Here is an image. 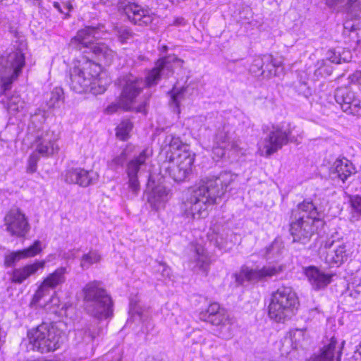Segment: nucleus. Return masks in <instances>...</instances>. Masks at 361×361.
Wrapping results in <instances>:
<instances>
[{
  "label": "nucleus",
  "mask_w": 361,
  "mask_h": 361,
  "mask_svg": "<svg viewBox=\"0 0 361 361\" xmlns=\"http://www.w3.org/2000/svg\"><path fill=\"white\" fill-rule=\"evenodd\" d=\"M147 149L142 150L140 154L130 160L126 166V173L128 177V188L132 192L130 198L135 197L140 191V183L137 173L145 165L148 157Z\"/></svg>",
  "instance_id": "aec40b11"
},
{
  "label": "nucleus",
  "mask_w": 361,
  "mask_h": 361,
  "mask_svg": "<svg viewBox=\"0 0 361 361\" xmlns=\"http://www.w3.org/2000/svg\"><path fill=\"white\" fill-rule=\"evenodd\" d=\"M118 84L122 87L119 102L109 105L106 111L109 114H113L120 106L126 110H135L136 112L145 113V102L137 107L133 106L136 97L142 91V80L132 74H127L118 79Z\"/></svg>",
  "instance_id": "6e6552de"
},
{
  "label": "nucleus",
  "mask_w": 361,
  "mask_h": 361,
  "mask_svg": "<svg viewBox=\"0 0 361 361\" xmlns=\"http://www.w3.org/2000/svg\"><path fill=\"white\" fill-rule=\"evenodd\" d=\"M281 271V266H267L259 269L243 266L239 274L236 275V280L240 283L244 281L255 282L276 276Z\"/></svg>",
  "instance_id": "f3484780"
},
{
  "label": "nucleus",
  "mask_w": 361,
  "mask_h": 361,
  "mask_svg": "<svg viewBox=\"0 0 361 361\" xmlns=\"http://www.w3.org/2000/svg\"><path fill=\"white\" fill-rule=\"evenodd\" d=\"M334 97L343 112L353 116H361V101L357 93L349 87H338Z\"/></svg>",
  "instance_id": "2eb2a0df"
},
{
  "label": "nucleus",
  "mask_w": 361,
  "mask_h": 361,
  "mask_svg": "<svg viewBox=\"0 0 361 361\" xmlns=\"http://www.w3.org/2000/svg\"><path fill=\"white\" fill-rule=\"evenodd\" d=\"M119 10L126 15L128 20L138 25H148L154 20V16L150 10L143 8L141 6L127 1L119 6Z\"/></svg>",
  "instance_id": "6ab92c4d"
},
{
  "label": "nucleus",
  "mask_w": 361,
  "mask_h": 361,
  "mask_svg": "<svg viewBox=\"0 0 361 361\" xmlns=\"http://www.w3.org/2000/svg\"><path fill=\"white\" fill-rule=\"evenodd\" d=\"M295 90L299 94L305 97H308L311 94V91L307 83L299 82L295 85Z\"/></svg>",
  "instance_id": "c03bdc74"
},
{
  "label": "nucleus",
  "mask_w": 361,
  "mask_h": 361,
  "mask_svg": "<svg viewBox=\"0 0 361 361\" xmlns=\"http://www.w3.org/2000/svg\"><path fill=\"white\" fill-rule=\"evenodd\" d=\"M25 66V56L21 49L9 53L6 59L0 61V80L4 93L11 87V85L22 71Z\"/></svg>",
  "instance_id": "9d476101"
},
{
  "label": "nucleus",
  "mask_w": 361,
  "mask_h": 361,
  "mask_svg": "<svg viewBox=\"0 0 361 361\" xmlns=\"http://www.w3.org/2000/svg\"><path fill=\"white\" fill-rule=\"evenodd\" d=\"M204 320L214 326H219V336L221 338L224 339L231 338V325L228 317L223 312L214 315L207 316Z\"/></svg>",
  "instance_id": "cd10ccee"
},
{
  "label": "nucleus",
  "mask_w": 361,
  "mask_h": 361,
  "mask_svg": "<svg viewBox=\"0 0 361 361\" xmlns=\"http://www.w3.org/2000/svg\"><path fill=\"white\" fill-rule=\"evenodd\" d=\"M293 129L290 124L286 127L283 126H273L264 138V147L266 154L270 156L281 149L289 142L298 145L300 142L297 138L292 137Z\"/></svg>",
  "instance_id": "9b49d317"
},
{
  "label": "nucleus",
  "mask_w": 361,
  "mask_h": 361,
  "mask_svg": "<svg viewBox=\"0 0 361 361\" xmlns=\"http://www.w3.org/2000/svg\"><path fill=\"white\" fill-rule=\"evenodd\" d=\"M62 324L42 323L30 330L27 337L33 350L47 353L58 349L66 337V333L61 330Z\"/></svg>",
  "instance_id": "423d86ee"
},
{
  "label": "nucleus",
  "mask_w": 361,
  "mask_h": 361,
  "mask_svg": "<svg viewBox=\"0 0 361 361\" xmlns=\"http://www.w3.org/2000/svg\"><path fill=\"white\" fill-rule=\"evenodd\" d=\"M221 312L219 305L218 303H212L208 307L207 314L204 316L207 317V316L214 315Z\"/></svg>",
  "instance_id": "8fccbe9b"
},
{
  "label": "nucleus",
  "mask_w": 361,
  "mask_h": 361,
  "mask_svg": "<svg viewBox=\"0 0 361 361\" xmlns=\"http://www.w3.org/2000/svg\"><path fill=\"white\" fill-rule=\"evenodd\" d=\"M65 6L68 9V11H71L73 8L71 4H65Z\"/></svg>",
  "instance_id": "052dcab7"
},
{
  "label": "nucleus",
  "mask_w": 361,
  "mask_h": 361,
  "mask_svg": "<svg viewBox=\"0 0 361 361\" xmlns=\"http://www.w3.org/2000/svg\"><path fill=\"white\" fill-rule=\"evenodd\" d=\"M85 310L89 314L99 319L113 314V301L99 281L87 283L82 288Z\"/></svg>",
  "instance_id": "39448f33"
},
{
  "label": "nucleus",
  "mask_w": 361,
  "mask_h": 361,
  "mask_svg": "<svg viewBox=\"0 0 361 361\" xmlns=\"http://www.w3.org/2000/svg\"><path fill=\"white\" fill-rule=\"evenodd\" d=\"M60 306V300L59 297L56 296V293H54L49 300V302H47L44 307L45 310L50 313L52 314H58Z\"/></svg>",
  "instance_id": "37998d69"
},
{
  "label": "nucleus",
  "mask_w": 361,
  "mask_h": 361,
  "mask_svg": "<svg viewBox=\"0 0 361 361\" xmlns=\"http://www.w3.org/2000/svg\"><path fill=\"white\" fill-rule=\"evenodd\" d=\"M291 219L290 232L293 241L302 244L307 243L317 228L324 224L317 208L309 201L298 204L292 211Z\"/></svg>",
  "instance_id": "f03ea898"
},
{
  "label": "nucleus",
  "mask_w": 361,
  "mask_h": 361,
  "mask_svg": "<svg viewBox=\"0 0 361 361\" xmlns=\"http://www.w3.org/2000/svg\"><path fill=\"white\" fill-rule=\"evenodd\" d=\"M227 147H230L231 150L240 154H245V149L240 147V140L239 139L232 140Z\"/></svg>",
  "instance_id": "49530a36"
},
{
  "label": "nucleus",
  "mask_w": 361,
  "mask_h": 361,
  "mask_svg": "<svg viewBox=\"0 0 361 361\" xmlns=\"http://www.w3.org/2000/svg\"><path fill=\"white\" fill-rule=\"evenodd\" d=\"M133 128V123L129 120L123 121L116 128V137L121 140H126Z\"/></svg>",
  "instance_id": "e433bc0d"
},
{
  "label": "nucleus",
  "mask_w": 361,
  "mask_h": 361,
  "mask_svg": "<svg viewBox=\"0 0 361 361\" xmlns=\"http://www.w3.org/2000/svg\"><path fill=\"white\" fill-rule=\"evenodd\" d=\"M236 179L237 175L228 171L201 179L183 197L180 206L181 214L190 219L204 218L208 208L225 195Z\"/></svg>",
  "instance_id": "f257e3e1"
},
{
  "label": "nucleus",
  "mask_w": 361,
  "mask_h": 361,
  "mask_svg": "<svg viewBox=\"0 0 361 361\" xmlns=\"http://www.w3.org/2000/svg\"><path fill=\"white\" fill-rule=\"evenodd\" d=\"M322 255L329 266H339L348 259L349 254L344 243L328 240L323 247Z\"/></svg>",
  "instance_id": "dca6fc26"
},
{
  "label": "nucleus",
  "mask_w": 361,
  "mask_h": 361,
  "mask_svg": "<svg viewBox=\"0 0 361 361\" xmlns=\"http://www.w3.org/2000/svg\"><path fill=\"white\" fill-rule=\"evenodd\" d=\"M281 62L274 58L271 54L256 56L250 66V72L255 77L269 79L277 75V70Z\"/></svg>",
  "instance_id": "ddd939ff"
},
{
  "label": "nucleus",
  "mask_w": 361,
  "mask_h": 361,
  "mask_svg": "<svg viewBox=\"0 0 361 361\" xmlns=\"http://www.w3.org/2000/svg\"><path fill=\"white\" fill-rule=\"evenodd\" d=\"M64 93L61 87H56L51 92V97L47 102L49 108H56L59 106V103L63 102Z\"/></svg>",
  "instance_id": "c9c22d12"
},
{
  "label": "nucleus",
  "mask_w": 361,
  "mask_h": 361,
  "mask_svg": "<svg viewBox=\"0 0 361 361\" xmlns=\"http://www.w3.org/2000/svg\"><path fill=\"white\" fill-rule=\"evenodd\" d=\"M59 139V133L54 130H47L38 135L35 140V151L42 157H49L59 150L57 141Z\"/></svg>",
  "instance_id": "a211bd4d"
},
{
  "label": "nucleus",
  "mask_w": 361,
  "mask_h": 361,
  "mask_svg": "<svg viewBox=\"0 0 361 361\" xmlns=\"http://www.w3.org/2000/svg\"><path fill=\"white\" fill-rule=\"evenodd\" d=\"M45 264L44 260L36 261L33 264H26L21 268L15 269L11 274V281L14 283H22L39 269L44 268Z\"/></svg>",
  "instance_id": "a878e982"
},
{
  "label": "nucleus",
  "mask_w": 361,
  "mask_h": 361,
  "mask_svg": "<svg viewBox=\"0 0 361 361\" xmlns=\"http://www.w3.org/2000/svg\"><path fill=\"white\" fill-rule=\"evenodd\" d=\"M225 147H226V146H224V147L218 146V147H214V149H213L214 154L216 155L219 158L224 157L225 154Z\"/></svg>",
  "instance_id": "864d4df0"
},
{
  "label": "nucleus",
  "mask_w": 361,
  "mask_h": 361,
  "mask_svg": "<svg viewBox=\"0 0 361 361\" xmlns=\"http://www.w3.org/2000/svg\"><path fill=\"white\" fill-rule=\"evenodd\" d=\"M67 274L66 268L59 267L54 272L49 274L44 279L41 285L36 290L33 301L37 302L44 296L49 294L50 289H54L57 286L62 285L66 281V274Z\"/></svg>",
  "instance_id": "412c9836"
},
{
  "label": "nucleus",
  "mask_w": 361,
  "mask_h": 361,
  "mask_svg": "<svg viewBox=\"0 0 361 361\" xmlns=\"http://www.w3.org/2000/svg\"><path fill=\"white\" fill-rule=\"evenodd\" d=\"M104 28V25H99L97 27L87 26L78 30L76 35L71 39L70 47L79 51L82 48L90 49L99 59L103 60L105 64H110L116 56V52L104 43L94 44L96 39L103 37L105 32Z\"/></svg>",
  "instance_id": "20e7f679"
},
{
  "label": "nucleus",
  "mask_w": 361,
  "mask_h": 361,
  "mask_svg": "<svg viewBox=\"0 0 361 361\" xmlns=\"http://www.w3.org/2000/svg\"><path fill=\"white\" fill-rule=\"evenodd\" d=\"M194 160V154L187 152L176 157L167 156V159L161 165V171L176 182H183L190 174Z\"/></svg>",
  "instance_id": "1a4fd4ad"
},
{
  "label": "nucleus",
  "mask_w": 361,
  "mask_h": 361,
  "mask_svg": "<svg viewBox=\"0 0 361 361\" xmlns=\"http://www.w3.org/2000/svg\"><path fill=\"white\" fill-rule=\"evenodd\" d=\"M353 164L345 158L337 159L331 167V173L343 182L355 173Z\"/></svg>",
  "instance_id": "c85d7f7f"
},
{
  "label": "nucleus",
  "mask_w": 361,
  "mask_h": 361,
  "mask_svg": "<svg viewBox=\"0 0 361 361\" xmlns=\"http://www.w3.org/2000/svg\"><path fill=\"white\" fill-rule=\"evenodd\" d=\"M204 342V340L199 339L198 341H195V343H202Z\"/></svg>",
  "instance_id": "680f3d73"
},
{
  "label": "nucleus",
  "mask_w": 361,
  "mask_h": 361,
  "mask_svg": "<svg viewBox=\"0 0 361 361\" xmlns=\"http://www.w3.org/2000/svg\"><path fill=\"white\" fill-rule=\"evenodd\" d=\"M352 207L358 213H361V196H356L350 200Z\"/></svg>",
  "instance_id": "3c124183"
},
{
  "label": "nucleus",
  "mask_w": 361,
  "mask_h": 361,
  "mask_svg": "<svg viewBox=\"0 0 361 361\" xmlns=\"http://www.w3.org/2000/svg\"><path fill=\"white\" fill-rule=\"evenodd\" d=\"M170 198V190L162 185L155 186L147 194V201L155 211L164 209Z\"/></svg>",
  "instance_id": "b1692460"
},
{
  "label": "nucleus",
  "mask_w": 361,
  "mask_h": 361,
  "mask_svg": "<svg viewBox=\"0 0 361 361\" xmlns=\"http://www.w3.org/2000/svg\"><path fill=\"white\" fill-rule=\"evenodd\" d=\"M159 269L158 271L161 273L163 277L170 278L171 275V269L164 262H159Z\"/></svg>",
  "instance_id": "de8ad7c7"
},
{
  "label": "nucleus",
  "mask_w": 361,
  "mask_h": 361,
  "mask_svg": "<svg viewBox=\"0 0 361 361\" xmlns=\"http://www.w3.org/2000/svg\"><path fill=\"white\" fill-rule=\"evenodd\" d=\"M160 51L162 52H166L168 51V47L166 45H162L160 47Z\"/></svg>",
  "instance_id": "bf43d9fd"
},
{
  "label": "nucleus",
  "mask_w": 361,
  "mask_h": 361,
  "mask_svg": "<svg viewBox=\"0 0 361 361\" xmlns=\"http://www.w3.org/2000/svg\"><path fill=\"white\" fill-rule=\"evenodd\" d=\"M39 159V157L35 154H32L28 159V164L27 167V171L29 173H34L37 169V162Z\"/></svg>",
  "instance_id": "a18cd8bd"
},
{
  "label": "nucleus",
  "mask_w": 361,
  "mask_h": 361,
  "mask_svg": "<svg viewBox=\"0 0 361 361\" xmlns=\"http://www.w3.org/2000/svg\"><path fill=\"white\" fill-rule=\"evenodd\" d=\"M6 231L13 236L25 237L30 229L25 214L18 208L11 209L4 217Z\"/></svg>",
  "instance_id": "4468645a"
},
{
  "label": "nucleus",
  "mask_w": 361,
  "mask_h": 361,
  "mask_svg": "<svg viewBox=\"0 0 361 361\" xmlns=\"http://www.w3.org/2000/svg\"><path fill=\"white\" fill-rule=\"evenodd\" d=\"M2 102L5 103L6 109L11 114L22 111L25 104L24 101L19 95H12L7 99L6 102L2 100Z\"/></svg>",
  "instance_id": "473e14b6"
},
{
  "label": "nucleus",
  "mask_w": 361,
  "mask_h": 361,
  "mask_svg": "<svg viewBox=\"0 0 361 361\" xmlns=\"http://www.w3.org/2000/svg\"><path fill=\"white\" fill-rule=\"evenodd\" d=\"M305 274L314 289L319 290L325 288L331 281L332 275L324 274L314 266L305 269Z\"/></svg>",
  "instance_id": "bb28decb"
},
{
  "label": "nucleus",
  "mask_w": 361,
  "mask_h": 361,
  "mask_svg": "<svg viewBox=\"0 0 361 361\" xmlns=\"http://www.w3.org/2000/svg\"><path fill=\"white\" fill-rule=\"evenodd\" d=\"M231 137L229 135V133L227 130H226L225 128L223 129H219L216 136H215V142L217 145H224V146H228L231 140Z\"/></svg>",
  "instance_id": "79ce46f5"
},
{
  "label": "nucleus",
  "mask_w": 361,
  "mask_h": 361,
  "mask_svg": "<svg viewBox=\"0 0 361 361\" xmlns=\"http://www.w3.org/2000/svg\"><path fill=\"white\" fill-rule=\"evenodd\" d=\"M343 343L338 344L337 340L332 337L329 343L324 346L319 355H314L307 361H340Z\"/></svg>",
  "instance_id": "393cba45"
},
{
  "label": "nucleus",
  "mask_w": 361,
  "mask_h": 361,
  "mask_svg": "<svg viewBox=\"0 0 361 361\" xmlns=\"http://www.w3.org/2000/svg\"><path fill=\"white\" fill-rule=\"evenodd\" d=\"M114 30L118 40L122 44L127 43L129 39L133 38L134 35L129 28L125 26H116Z\"/></svg>",
  "instance_id": "ea45409f"
},
{
  "label": "nucleus",
  "mask_w": 361,
  "mask_h": 361,
  "mask_svg": "<svg viewBox=\"0 0 361 361\" xmlns=\"http://www.w3.org/2000/svg\"><path fill=\"white\" fill-rule=\"evenodd\" d=\"M183 63V60L176 56H168L158 59L154 66L145 75V85L150 87L157 85L162 76L169 77L173 73V63Z\"/></svg>",
  "instance_id": "f8f14e48"
},
{
  "label": "nucleus",
  "mask_w": 361,
  "mask_h": 361,
  "mask_svg": "<svg viewBox=\"0 0 361 361\" xmlns=\"http://www.w3.org/2000/svg\"><path fill=\"white\" fill-rule=\"evenodd\" d=\"M166 142L169 145L171 155L176 157L178 154H183L184 152H190L188 146L182 142L179 137L173 135H169L166 138Z\"/></svg>",
  "instance_id": "7c9ffc66"
},
{
  "label": "nucleus",
  "mask_w": 361,
  "mask_h": 361,
  "mask_svg": "<svg viewBox=\"0 0 361 361\" xmlns=\"http://www.w3.org/2000/svg\"><path fill=\"white\" fill-rule=\"evenodd\" d=\"M184 23H185V20H184L183 18H177L174 20L173 25H183Z\"/></svg>",
  "instance_id": "6e6d98bb"
},
{
  "label": "nucleus",
  "mask_w": 361,
  "mask_h": 361,
  "mask_svg": "<svg viewBox=\"0 0 361 361\" xmlns=\"http://www.w3.org/2000/svg\"><path fill=\"white\" fill-rule=\"evenodd\" d=\"M188 91V87H182L179 90H176L175 89L173 90V93L171 95V101L172 104L175 105L176 108L177 109V113H180V104L182 100L185 98V94Z\"/></svg>",
  "instance_id": "a19ab883"
},
{
  "label": "nucleus",
  "mask_w": 361,
  "mask_h": 361,
  "mask_svg": "<svg viewBox=\"0 0 361 361\" xmlns=\"http://www.w3.org/2000/svg\"><path fill=\"white\" fill-rule=\"evenodd\" d=\"M129 312L134 321L145 322L147 317V310L137 303H130Z\"/></svg>",
  "instance_id": "72a5a7b5"
},
{
  "label": "nucleus",
  "mask_w": 361,
  "mask_h": 361,
  "mask_svg": "<svg viewBox=\"0 0 361 361\" xmlns=\"http://www.w3.org/2000/svg\"><path fill=\"white\" fill-rule=\"evenodd\" d=\"M326 5L334 8L337 6L344 5L348 8H356L361 10L359 0H326Z\"/></svg>",
  "instance_id": "58836bf2"
},
{
  "label": "nucleus",
  "mask_w": 361,
  "mask_h": 361,
  "mask_svg": "<svg viewBox=\"0 0 361 361\" xmlns=\"http://www.w3.org/2000/svg\"><path fill=\"white\" fill-rule=\"evenodd\" d=\"M283 249L282 242L274 240L266 248L265 256L269 259H277L281 255Z\"/></svg>",
  "instance_id": "f704fd0d"
},
{
  "label": "nucleus",
  "mask_w": 361,
  "mask_h": 361,
  "mask_svg": "<svg viewBox=\"0 0 361 361\" xmlns=\"http://www.w3.org/2000/svg\"><path fill=\"white\" fill-rule=\"evenodd\" d=\"M147 361H169L166 357L163 355H156L149 357Z\"/></svg>",
  "instance_id": "5fc2aeb1"
},
{
  "label": "nucleus",
  "mask_w": 361,
  "mask_h": 361,
  "mask_svg": "<svg viewBox=\"0 0 361 361\" xmlns=\"http://www.w3.org/2000/svg\"><path fill=\"white\" fill-rule=\"evenodd\" d=\"M42 251L41 242L35 240L30 247L18 251H13L5 255L4 265L6 267H13L21 259L30 258L36 256Z\"/></svg>",
  "instance_id": "5701e85b"
},
{
  "label": "nucleus",
  "mask_w": 361,
  "mask_h": 361,
  "mask_svg": "<svg viewBox=\"0 0 361 361\" xmlns=\"http://www.w3.org/2000/svg\"><path fill=\"white\" fill-rule=\"evenodd\" d=\"M286 341L290 343L293 349L302 348L307 343L308 336L305 329H295L289 331Z\"/></svg>",
  "instance_id": "c756f323"
},
{
  "label": "nucleus",
  "mask_w": 361,
  "mask_h": 361,
  "mask_svg": "<svg viewBox=\"0 0 361 361\" xmlns=\"http://www.w3.org/2000/svg\"><path fill=\"white\" fill-rule=\"evenodd\" d=\"M86 333L87 334L88 337L90 340H92L95 337V335L93 333H92L90 329L88 330V332Z\"/></svg>",
  "instance_id": "13d9d810"
},
{
  "label": "nucleus",
  "mask_w": 361,
  "mask_h": 361,
  "mask_svg": "<svg viewBox=\"0 0 361 361\" xmlns=\"http://www.w3.org/2000/svg\"><path fill=\"white\" fill-rule=\"evenodd\" d=\"M298 305V298L292 288L281 287L271 295L268 315L277 323H284L295 314Z\"/></svg>",
  "instance_id": "0eeeda50"
},
{
  "label": "nucleus",
  "mask_w": 361,
  "mask_h": 361,
  "mask_svg": "<svg viewBox=\"0 0 361 361\" xmlns=\"http://www.w3.org/2000/svg\"><path fill=\"white\" fill-rule=\"evenodd\" d=\"M100 66L91 60L82 59L71 71L69 85L77 93L90 92L94 94L104 93L106 88L102 84L98 74Z\"/></svg>",
  "instance_id": "7ed1b4c3"
},
{
  "label": "nucleus",
  "mask_w": 361,
  "mask_h": 361,
  "mask_svg": "<svg viewBox=\"0 0 361 361\" xmlns=\"http://www.w3.org/2000/svg\"><path fill=\"white\" fill-rule=\"evenodd\" d=\"M98 174L94 171H86L84 169H71L66 171L64 180L69 184H77L81 187H87L97 182Z\"/></svg>",
  "instance_id": "4be33fe9"
},
{
  "label": "nucleus",
  "mask_w": 361,
  "mask_h": 361,
  "mask_svg": "<svg viewBox=\"0 0 361 361\" xmlns=\"http://www.w3.org/2000/svg\"><path fill=\"white\" fill-rule=\"evenodd\" d=\"M54 8H56L60 13H64L63 11H62L61 8V6L59 4V3L58 2H54Z\"/></svg>",
  "instance_id": "4d7b16f0"
},
{
  "label": "nucleus",
  "mask_w": 361,
  "mask_h": 361,
  "mask_svg": "<svg viewBox=\"0 0 361 361\" xmlns=\"http://www.w3.org/2000/svg\"><path fill=\"white\" fill-rule=\"evenodd\" d=\"M100 255L97 251H90L82 257L80 266L82 269H88L92 264L99 262Z\"/></svg>",
  "instance_id": "4c0bfd02"
},
{
  "label": "nucleus",
  "mask_w": 361,
  "mask_h": 361,
  "mask_svg": "<svg viewBox=\"0 0 361 361\" xmlns=\"http://www.w3.org/2000/svg\"><path fill=\"white\" fill-rule=\"evenodd\" d=\"M193 259L198 269L207 274L209 270L210 259L204 249L197 248L193 255Z\"/></svg>",
  "instance_id": "2f4dec72"
},
{
  "label": "nucleus",
  "mask_w": 361,
  "mask_h": 361,
  "mask_svg": "<svg viewBox=\"0 0 361 361\" xmlns=\"http://www.w3.org/2000/svg\"><path fill=\"white\" fill-rule=\"evenodd\" d=\"M104 4L114 5L116 4L119 8V6L123 5L127 0H100Z\"/></svg>",
  "instance_id": "603ef678"
},
{
  "label": "nucleus",
  "mask_w": 361,
  "mask_h": 361,
  "mask_svg": "<svg viewBox=\"0 0 361 361\" xmlns=\"http://www.w3.org/2000/svg\"><path fill=\"white\" fill-rule=\"evenodd\" d=\"M126 152L123 151L119 155L113 159L111 163L116 166H121L126 160Z\"/></svg>",
  "instance_id": "09e8293b"
}]
</instances>
